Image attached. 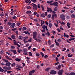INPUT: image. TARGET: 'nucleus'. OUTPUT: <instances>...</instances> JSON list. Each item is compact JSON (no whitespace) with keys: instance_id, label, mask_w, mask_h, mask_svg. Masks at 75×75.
I'll use <instances>...</instances> for the list:
<instances>
[{"instance_id":"a211bd4d","label":"nucleus","mask_w":75,"mask_h":75,"mask_svg":"<svg viewBox=\"0 0 75 75\" xmlns=\"http://www.w3.org/2000/svg\"><path fill=\"white\" fill-rule=\"evenodd\" d=\"M19 53H20L21 52V51H22V52H23V50H19L18 49L17 51Z\"/></svg>"},{"instance_id":"2eb2a0df","label":"nucleus","mask_w":75,"mask_h":75,"mask_svg":"<svg viewBox=\"0 0 75 75\" xmlns=\"http://www.w3.org/2000/svg\"><path fill=\"white\" fill-rule=\"evenodd\" d=\"M52 26V23H50L49 24V27L50 28H51V27Z\"/></svg>"},{"instance_id":"680f3d73","label":"nucleus","mask_w":75,"mask_h":75,"mask_svg":"<svg viewBox=\"0 0 75 75\" xmlns=\"http://www.w3.org/2000/svg\"><path fill=\"white\" fill-rule=\"evenodd\" d=\"M57 30L58 32H61V30L59 29V28H58L57 29Z\"/></svg>"},{"instance_id":"0e129e2a","label":"nucleus","mask_w":75,"mask_h":75,"mask_svg":"<svg viewBox=\"0 0 75 75\" xmlns=\"http://www.w3.org/2000/svg\"><path fill=\"white\" fill-rule=\"evenodd\" d=\"M54 24L55 25V26H56V27H58V24H57L55 23H54Z\"/></svg>"},{"instance_id":"37998d69","label":"nucleus","mask_w":75,"mask_h":75,"mask_svg":"<svg viewBox=\"0 0 75 75\" xmlns=\"http://www.w3.org/2000/svg\"><path fill=\"white\" fill-rule=\"evenodd\" d=\"M47 35L48 36H50V32L48 31L47 32Z\"/></svg>"},{"instance_id":"6ab92c4d","label":"nucleus","mask_w":75,"mask_h":75,"mask_svg":"<svg viewBox=\"0 0 75 75\" xmlns=\"http://www.w3.org/2000/svg\"><path fill=\"white\" fill-rule=\"evenodd\" d=\"M71 17L72 18H75V15L74 14H72L71 15Z\"/></svg>"},{"instance_id":"f03ea898","label":"nucleus","mask_w":75,"mask_h":75,"mask_svg":"<svg viewBox=\"0 0 75 75\" xmlns=\"http://www.w3.org/2000/svg\"><path fill=\"white\" fill-rule=\"evenodd\" d=\"M59 71L58 72V74L59 75H62V72H64V70L63 69H62L60 70V69L59 70Z\"/></svg>"},{"instance_id":"6e6552de","label":"nucleus","mask_w":75,"mask_h":75,"mask_svg":"<svg viewBox=\"0 0 75 75\" xmlns=\"http://www.w3.org/2000/svg\"><path fill=\"white\" fill-rule=\"evenodd\" d=\"M11 27L12 28H14L16 25V24L14 23H11Z\"/></svg>"},{"instance_id":"5701e85b","label":"nucleus","mask_w":75,"mask_h":75,"mask_svg":"<svg viewBox=\"0 0 75 75\" xmlns=\"http://www.w3.org/2000/svg\"><path fill=\"white\" fill-rule=\"evenodd\" d=\"M4 16V13H0V16L1 17H3Z\"/></svg>"},{"instance_id":"0eeeda50","label":"nucleus","mask_w":75,"mask_h":75,"mask_svg":"<svg viewBox=\"0 0 75 75\" xmlns=\"http://www.w3.org/2000/svg\"><path fill=\"white\" fill-rule=\"evenodd\" d=\"M47 12H49V11H50V12H52V9H51V8H48V7H47Z\"/></svg>"},{"instance_id":"a19ab883","label":"nucleus","mask_w":75,"mask_h":75,"mask_svg":"<svg viewBox=\"0 0 75 75\" xmlns=\"http://www.w3.org/2000/svg\"><path fill=\"white\" fill-rule=\"evenodd\" d=\"M10 14H11V16H13L14 14V13L13 12H11L10 13Z\"/></svg>"},{"instance_id":"9d476101","label":"nucleus","mask_w":75,"mask_h":75,"mask_svg":"<svg viewBox=\"0 0 75 75\" xmlns=\"http://www.w3.org/2000/svg\"><path fill=\"white\" fill-rule=\"evenodd\" d=\"M11 64V63L10 62H9V63L6 62V63L5 65L6 66H8V67H10V66Z\"/></svg>"},{"instance_id":"393cba45","label":"nucleus","mask_w":75,"mask_h":75,"mask_svg":"<svg viewBox=\"0 0 75 75\" xmlns=\"http://www.w3.org/2000/svg\"><path fill=\"white\" fill-rule=\"evenodd\" d=\"M30 72H31V73L32 74H34V73L35 72V70H32L31 71H30Z\"/></svg>"},{"instance_id":"f257e3e1","label":"nucleus","mask_w":75,"mask_h":75,"mask_svg":"<svg viewBox=\"0 0 75 75\" xmlns=\"http://www.w3.org/2000/svg\"><path fill=\"white\" fill-rule=\"evenodd\" d=\"M32 4L33 5V8L34 10H37L38 8L37 7V6L35 5V4L32 3Z\"/></svg>"},{"instance_id":"4c0bfd02","label":"nucleus","mask_w":75,"mask_h":75,"mask_svg":"<svg viewBox=\"0 0 75 75\" xmlns=\"http://www.w3.org/2000/svg\"><path fill=\"white\" fill-rule=\"evenodd\" d=\"M7 24H8L9 26L10 25H11V23H10V22H8Z\"/></svg>"},{"instance_id":"423d86ee","label":"nucleus","mask_w":75,"mask_h":75,"mask_svg":"<svg viewBox=\"0 0 75 75\" xmlns=\"http://www.w3.org/2000/svg\"><path fill=\"white\" fill-rule=\"evenodd\" d=\"M54 6H55V7H58V3L57 2H54Z\"/></svg>"},{"instance_id":"58836bf2","label":"nucleus","mask_w":75,"mask_h":75,"mask_svg":"<svg viewBox=\"0 0 75 75\" xmlns=\"http://www.w3.org/2000/svg\"><path fill=\"white\" fill-rule=\"evenodd\" d=\"M60 30H63V31H64V29H63V28H62V26L60 27Z\"/></svg>"},{"instance_id":"69168bd1","label":"nucleus","mask_w":75,"mask_h":75,"mask_svg":"<svg viewBox=\"0 0 75 75\" xmlns=\"http://www.w3.org/2000/svg\"><path fill=\"white\" fill-rule=\"evenodd\" d=\"M1 65H5V64L3 62H2L1 63Z\"/></svg>"},{"instance_id":"f704fd0d","label":"nucleus","mask_w":75,"mask_h":75,"mask_svg":"<svg viewBox=\"0 0 75 75\" xmlns=\"http://www.w3.org/2000/svg\"><path fill=\"white\" fill-rule=\"evenodd\" d=\"M9 51L10 52H13V50L12 49H11L9 50Z\"/></svg>"},{"instance_id":"13d9d810","label":"nucleus","mask_w":75,"mask_h":75,"mask_svg":"<svg viewBox=\"0 0 75 75\" xmlns=\"http://www.w3.org/2000/svg\"><path fill=\"white\" fill-rule=\"evenodd\" d=\"M22 64H23V67H24L25 66V63L24 62L22 63Z\"/></svg>"},{"instance_id":"7c9ffc66","label":"nucleus","mask_w":75,"mask_h":75,"mask_svg":"<svg viewBox=\"0 0 75 75\" xmlns=\"http://www.w3.org/2000/svg\"><path fill=\"white\" fill-rule=\"evenodd\" d=\"M6 54H7L8 55H10V56H11V55H12V54L8 52H6Z\"/></svg>"},{"instance_id":"a18cd8bd","label":"nucleus","mask_w":75,"mask_h":75,"mask_svg":"<svg viewBox=\"0 0 75 75\" xmlns=\"http://www.w3.org/2000/svg\"><path fill=\"white\" fill-rule=\"evenodd\" d=\"M11 48L12 49H14V48H15V47L14 46H13L11 47Z\"/></svg>"},{"instance_id":"a878e982","label":"nucleus","mask_w":75,"mask_h":75,"mask_svg":"<svg viewBox=\"0 0 75 75\" xmlns=\"http://www.w3.org/2000/svg\"><path fill=\"white\" fill-rule=\"evenodd\" d=\"M41 16L42 17H45V14H42L41 15Z\"/></svg>"},{"instance_id":"09e8293b","label":"nucleus","mask_w":75,"mask_h":75,"mask_svg":"<svg viewBox=\"0 0 75 75\" xmlns=\"http://www.w3.org/2000/svg\"><path fill=\"white\" fill-rule=\"evenodd\" d=\"M56 45H57V46H59V43H58V42H57L56 43Z\"/></svg>"},{"instance_id":"774afa93","label":"nucleus","mask_w":75,"mask_h":75,"mask_svg":"<svg viewBox=\"0 0 75 75\" xmlns=\"http://www.w3.org/2000/svg\"><path fill=\"white\" fill-rule=\"evenodd\" d=\"M21 69L20 68H16V70L17 71H20V70H21Z\"/></svg>"},{"instance_id":"ea45409f","label":"nucleus","mask_w":75,"mask_h":75,"mask_svg":"<svg viewBox=\"0 0 75 75\" xmlns=\"http://www.w3.org/2000/svg\"><path fill=\"white\" fill-rule=\"evenodd\" d=\"M49 69H50L49 68H47L45 69V71H49Z\"/></svg>"},{"instance_id":"e433bc0d","label":"nucleus","mask_w":75,"mask_h":75,"mask_svg":"<svg viewBox=\"0 0 75 75\" xmlns=\"http://www.w3.org/2000/svg\"><path fill=\"white\" fill-rule=\"evenodd\" d=\"M57 41H58V42H61V40L59 39H58L57 40Z\"/></svg>"},{"instance_id":"412c9836","label":"nucleus","mask_w":75,"mask_h":75,"mask_svg":"<svg viewBox=\"0 0 75 75\" xmlns=\"http://www.w3.org/2000/svg\"><path fill=\"white\" fill-rule=\"evenodd\" d=\"M58 9V7H55L54 8V11H57V10Z\"/></svg>"},{"instance_id":"72a5a7b5","label":"nucleus","mask_w":75,"mask_h":75,"mask_svg":"<svg viewBox=\"0 0 75 75\" xmlns=\"http://www.w3.org/2000/svg\"><path fill=\"white\" fill-rule=\"evenodd\" d=\"M26 8L28 9V10H29V9H31V7L30 6H29L28 7H26Z\"/></svg>"},{"instance_id":"dca6fc26","label":"nucleus","mask_w":75,"mask_h":75,"mask_svg":"<svg viewBox=\"0 0 75 75\" xmlns=\"http://www.w3.org/2000/svg\"><path fill=\"white\" fill-rule=\"evenodd\" d=\"M27 30V28L25 27H23L22 29V31H24L25 30Z\"/></svg>"},{"instance_id":"20e7f679","label":"nucleus","mask_w":75,"mask_h":75,"mask_svg":"<svg viewBox=\"0 0 75 75\" xmlns=\"http://www.w3.org/2000/svg\"><path fill=\"white\" fill-rule=\"evenodd\" d=\"M60 18L61 19L63 20H65V15L64 14H62L60 16Z\"/></svg>"},{"instance_id":"7ed1b4c3","label":"nucleus","mask_w":75,"mask_h":75,"mask_svg":"<svg viewBox=\"0 0 75 75\" xmlns=\"http://www.w3.org/2000/svg\"><path fill=\"white\" fill-rule=\"evenodd\" d=\"M50 74H51V75H55V74H57V72L53 70L51 71L50 72Z\"/></svg>"},{"instance_id":"603ef678","label":"nucleus","mask_w":75,"mask_h":75,"mask_svg":"<svg viewBox=\"0 0 75 75\" xmlns=\"http://www.w3.org/2000/svg\"><path fill=\"white\" fill-rule=\"evenodd\" d=\"M16 16H14L12 17V18L13 19H16Z\"/></svg>"},{"instance_id":"3c124183","label":"nucleus","mask_w":75,"mask_h":75,"mask_svg":"<svg viewBox=\"0 0 75 75\" xmlns=\"http://www.w3.org/2000/svg\"><path fill=\"white\" fill-rule=\"evenodd\" d=\"M66 35H67V34H66V33H64L63 35L64 37H65Z\"/></svg>"},{"instance_id":"cd10ccee","label":"nucleus","mask_w":75,"mask_h":75,"mask_svg":"<svg viewBox=\"0 0 75 75\" xmlns=\"http://www.w3.org/2000/svg\"><path fill=\"white\" fill-rule=\"evenodd\" d=\"M52 34L54 35H55V34H56V32L55 31H53Z\"/></svg>"},{"instance_id":"2f4dec72","label":"nucleus","mask_w":75,"mask_h":75,"mask_svg":"<svg viewBox=\"0 0 75 75\" xmlns=\"http://www.w3.org/2000/svg\"><path fill=\"white\" fill-rule=\"evenodd\" d=\"M6 57V58H7V59H9V60H11V59L9 57Z\"/></svg>"},{"instance_id":"c756f323","label":"nucleus","mask_w":75,"mask_h":75,"mask_svg":"<svg viewBox=\"0 0 75 75\" xmlns=\"http://www.w3.org/2000/svg\"><path fill=\"white\" fill-rule=\"evenodd\" d=\"M31 1H32V2H33V3H35L37 2V0H31Z\"/></svg>"},{"instance_id":"4468645a","label":"nucleus","mask_w":75,"mask_h":75,"mask_svg":"<svg viewBox=\"0 0 75 75\" xmlns=\"http://www.w3.org/2000/svg\"><path fill=\"white\" fill-rule=\"evenodd\" d=\"M15 60H16V61L18 62L20 61H21L20 59H18V58H16V59H15Z\"/></svg>"},{"instance_id":"052dcab7","label":"nucleus","mask_w":75,"mask_h":75,"mask_svg":"<svg viewBox=\"0 0 75 75\" xmlns=\"http://www.w3.org/2000/svg\"><path fill=\"white\" fill-rule=\"evenodd\" d=\"M16 45L18 47H20V45L18 44V43H16Z\"/></svg>"},{"instance_id":"1a4fd4ad","label":"nucleus","mask_w":75,"mask_h":75,"mask_svg":"<svg viewBox=\"0 0 75 75\" xmlns=\"http://www.w3.org/2000/svg\"><path fill=\"white\" fill-rule=\"evenodd\" d=\"M56 68L57 69V70H59V69H61V65H59L58 66H57L56 67Z\"/></svg>"},{"instance_id":"bf43d9fd","label":"nucleus","mask_w":75,"mask_h":75,"mask_svg":"<svg viewBox=\"0 0 75 75\" xmlns=\"http://www.w3.org/2000/svg\"><path fill=\"white\" fill-rule=\"evenodd\" d=\"M28 42H31V38H30L28 40Z\"/></svg>"},{"instance_id":"4be33fe9","label":"nucleus","mask_w":75,"mask_h":75,"mask_svg":"<svg viewBox=\"0 0 75 75\" xmlns=\"http://www.w3.org/2000/svg\"><path fill=\"white\" fill-rule=\"evenodd\" d=\"M11 67H15V66H16V63H14L11 64Z\"/></svg>"},{"instance_id":"bb28decb","label":"nucleus","mask_w":75,"mask_h":75,"mask_svg":"<svg viewBox=\"0 0 75 75\" xmlns=\"http://www.w3.org/2000/svg\"><path fill=\"white\" fill-rule=\"evenodd\" d=\"M52 19L54 20V15H52Z\"/></svg>"},{"instance_id":"8fccbe9b","label":"nucleus","mask_w":75,"mask_h":75,"mask_svg":"<svg viewBox=\"0 0 75 75\" xmlns=\"http://www.w3.org/2000/svg\"><path fill=\"white\" fill-rule=\"evenodd\" d=\"M39 55H40V54L38 53H36V56L37 57H38V56H39Z\"/></svg>"},{"instance_id":"c03bdc74","label":"nucleus","mask_w":75,"mask_h":75,"mask_svg":"<svg viewBox=\"0 0 75 75\" xmlns=\"http://www.w3.org/2000/svg\"><path fill=\"white\" fill-rule=\"evenodd\" d=\"M66 48H63L62 50V51H65L66 50Z\"/></svg>"},{"instance_id":"864d4df0","label":"nucleus","mask_w":75,"mask_h":75,"mask_svg":"<svg viewBox=\"0 0 75 75\" xmlns=\"http://www.w3.org/2000/svg\"><path fill=\"white\" fill-rule=\"evenodd\" d=\"M40 54L42 55V57H44V54L42 52H40Z\"/></svg>"},{"instance_id":"473e14b6","label":"nucleus","mask_w":75,"mask_h":75,"mask_svg":"<svg viewBox=\"0 0 75 75\" xmlns=\"http://www.w3.org/2000/svg\"><path fill=\"white\" fill-rule=\"evenodd\" d=\"M3 61H4L5 62H8V60H6L4 59H3Z\"/></svg>"},{"instance_id":"49530a36","label":"nucleus","mask_w":75,"mask_h":75,"mask_svg":"<svg viewBox=\"0 0 75 75\" xmlns=\"http://www.w3.org/2000/svg\"><path fill=\"white\" fill-rule=\"evenodd\" d=\"M11 69V67H8V69L7 70H10Z\"/></svg>"},{"instance_id":"5fc2aeb1","label":"nucleus","mask_w":75,"mask_h":75,"mask_svg":"<svg viewBox=\"0 0 75 75\" xmlns=\"http://www.w3.org/2000/svg\"><path fill=\"white\" fill-rule=\"evenodd\" d=\"M0 54H3V51L1 50L0 52Z\"/></svg>"},{"instance_id":"c9c22d12","label":"nucleus","mask_w":75,"mask_h":75,"mask_svg":"<svg viewBox=\"0 0 75 75\" xmlns=\"http://www.w3.org/2000/svg\"><path fill=\"white\" fill-rule=\"evenodd\" d=\"M18 68H22L23 67H21V66L18 65Z\"/></svg>"},{"instance_id":"6e6d98bb","label":"nucleus","mask_w":75,"mask_h":75,"mask_svg":"<svg viewBox=\"0 0 75 75\" xmlns=\"http://www.w3.org/2000/svg\"><path fill=\"white\" fill-rule=\"evenodd\" d=\"M19 39H22V38H23V37L21 36H19Z\"/></svg>"},{"instance_id":"b1692460","label":"nucleus","mask_w":75,"mask_h":75,"mask_svg":"<svg viewBox=\"0 0 75 75\" xmlns=\"http://www.w3.org/2000/svg\"><path fill=\"white\" fill-rule=\"evenodd\" d=\"M32 54H32V53H31V52H29V55L30 57L32 56Z\"/></svg>"},{"instance_id":"4d7b16f0","label":"nucleus","mask_w":75,"mask_h":75,"mask_svg":"<svg viewBox=\"0 0 75 75\" xmlns=\"http://www.w3.org/2000/svg\"><path fill=\"white\" fill-rule=\"evenodd\" d=\"M67 20H69V18H70L69 16H67Z\"/></svg>"},{"instance_id":"ddd939ff","label":"nucleus","mask_w":75,"mask_h":75,"mask_svg":"<svg viewBox=\"0 0 75 75\" xmlns=\"http://www.w3.org/2000/svg\"><path fill=\"white\" fill-rule=\"evenodd\" d=\"M46 27H47V26L43 25L42 26V28H43V30H45V28H46Z\"/></svg>"},{"instance_id":"e2e57ef3","label":"nucleus","mask_w":75,"mask_h":75,"mask_svg":"<svg viewBox=\"0 0 75 75\" xmlns=\"http://www.w3.org/2000/svg\"><path fill=\"white\" fill-rule=\"evenodd\" d=\"M0 29H1V30H3V27L2 26H0Z\"/></svg>"},{"instance_id":"39448f33","label":"nucleus","mask_w":75,"mask_h":75,"mask_svg":"<svg viewBox=\"0 0 75 75\" xmlns=\"http://www.w3.org/2000/svg\"><path fill=\"white\" fill-rule=\"evenodd\" d=\"M36 37H37V33L35 32H34L33 33V38H35Z\"/></svg>"},{"instance_id":"9b49d317","label":"nucleus","mask_w":75,"mask_h":75,"mask_svg":"<svg viewBox=\"0 0 75 75\" xmlns=\"http://www.w3.org/2000/svg\"><path fill=\"white\" fill-rule=\"evenodd\" d=\"M23 51V52H27V49L26 48H24L22 50Z\"/></svg>"},{"instance_id":"c85d7f7f","label":"nucleus","mask_w":75,"mask_h":75,"mask_svg":"<svg viewBox=\"0 0 75 75\" xmlns=\"http://www.w3.org/2000/svg\"><path fill=\"white\" fill-rule=\"evenodd\" d=\"M11 37L12 38H13V39H15V38H16V36L14 35H12Z\"/></svg>"},{"instance_id":"f3484780","label":"nucleus","mask_w":75,"mask_h":75,"mask_svg":"<svg viewBox=\"0 0 75 75\" xmlns=\"http://www.w3.org/2000/svg\"><path fill=\"white\" fill-rule=\"evenodd\" d=\"M4 71V70L1 67H0V72H3Z\"/></svg>"},{"instance_id":"79ce46f5","label":"nucleus","mask_w":75,"mask_h":75,"mask_svg":"<svg viewBox=\"0 0 75 75\" xmlns=\"http://www.w3.org/2000/svg\"><path fill=\"white\" fill-rule=\"evenodd\" d=\"M13 53L14 54H17V52H16V51L15 50H13Z\"/></svg>"},{"instance_id":"338daca9","label":"nucleus","mask_w":75,"mask_h":75,"mask_svg":"<svg viewBox=\"0 0 75 75\" xmlns=\"http://www.w3.org/2000/svg\"><path fill=\"white\" fill-rule=\"evenodd\" d=\"M33 74L30 71L29 73V75H32Z\"/></svg>"},{"instance_id":"f8f14e48","label":"nucleus","mask_w":75,"mask_h":75,"mask_svg":"<svg viewBox=\"0 0 75 75\" xmlns=\"http://www.w3.org/2000/svg\"><path fill=\"white\" fill-rule=\"evenodd\" d=\"M26 13L27 14H31V11H27Z\"/></svg>"},{"instance_id":"aec40b11","label":"nucleus","mask_w":75,"mask_h":75,"mask_svg":"<svg viewBox=\"0 0 75 75\" xmlns=\"http://www.w3.org/2000/svg\"><path fill=\"white\" fill-rule=\"evenodd\" d=\"M69 75H75V73L74 72H71V73Z\"/></svg>"},{"instance_id":"de8ad7c7","label":"nucleus","mask_w":75,"mask_h":75,"mask_svg":"<svg viewBox=\"0 0 75 75\" xmlns=\"http://www.w3.org/2000/svg\"><path fill=\"white\" fill-rule=\"evenodd\" d=\"M71 25V23H70L68 22L67 23V26L69 25Z\"/></svg>"}]
</instances>
